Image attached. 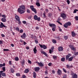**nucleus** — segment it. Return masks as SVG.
<instances>
[{"mask_svg":"<svg viewBox=\"0 0 78 78\" xmlns=\"http://www.w3.org/2000/svg\"><path fill=\"white\" fill-rule=\"evenodd\" d=\"M34 19L36 20H37V21H40V20H41V18L40 17H37V16L36 15H35L34 16Z\"/></svg>","mask_w":78,"mask_h":78,"instance_id":"obj_1","label":"nucleus"},{"mask_svg":"<svg viewBox=\"0 0 78 78\" xmlns=\"http://www.w3.org/2000/svg\"><path fill=\"white\" fill-rule=\"evenodd\" d=\"M18 11L19 13L22 14H23L25 12V11L22 10L20 8H19L18 9Z\"/></svg>","mask_w":78,"mask_h":78,"instance_id":"obj_2","label":"nucleus"},{"mask_svg":"<svg viewBox=\"0 0 78 78\" xmlns=\"http://www.w3.org/2000/svg\"><path fill=\"white\" fill-rule=\"evenodd\" d=\"M30 8L31 9V10H32L33 11H34V12H35V14H37L36 10V9L34 8V6H33V5L30 6Z\"/></svg>","mask_w":78,"mask_h":78,"instance_id":"obj_3","label":"nucleus"},{"mask_svg":"<svg viewBox=\"0 0 78 78\" xmlns=\"http://www.w3.org/2000/svg\"><path fill=\"white\" fill-rule=\"evenodd\" d=\"M61 17H62L63 19H65L66 18V15L64 13H63L61 14Z\"/></svg>","mask_w":78,"mask_h":78,"instance_id":"obj_4","label":"nucleus"},{"mask_svg":"<svg viewBox=\"0 0 78 78\" xmlns=\"http://www.w3.org/2000/svg\"><path fill=\"white\" fill-rule=\"evenodd\" d=\"M39 45L40 46V47H41V48H44V49H46V48H47V47H46V46L45 45H42L41 44H39Z\"/></svg>","mask_w":78,"mask_h":78,"instance_id":"obj_5","label":"nucleus"},{"mask_svg":"<svg viewBox=\"0 0 78 78\" xmlns=\"http://www.w3.org/2000/svg\"><path fill=\"white\" fill-rule=\"evenodd\" d=\"M72 78H78V76L77 74L73 73L72 74Z\"/></svg>","mask_w":78,"mask_h":78,"instance_id":"obj_6","label":"nucleus"},{"mask_svg":"<svg viewBox=\"0 0 78 78\" xmlns=\"http://www.w3.org/2000/svg\"><path fill=\"white\" fill-rule=\"evenodd\" d=\"M49 26L50 27H52L53 28H56V25L55 24H51L49 23Z\"/></svg>","mask_w":78,"mask_h":78,"instance_id":"obj_7","label":"nucleus"},{"mask_svg":"<svg viewBox=\"0 0 78 78\" xmlns=\"http://www.w3.org/2000/svg\"><path fill=\"white\" fill-rule=\"evenodd\" d=\"M58 50L59 51H61L63 50V48L62 47L59 46L58 48Z\"/></svg>","mask_w":78,"mask_h":78,"instance_id":"obj_8","label":"nucleus"},{"mask_svg":"<svg viewBox=\"0 0 78 78\" xmlns=\"http://www.w3.org/2000/svg\"><path fill=\"white\" fill-rule=\"evenodd\" d=\"M34 69L35 72H38L40 70V68L39 67H36L34 68Z\"/></svg>","mask_w":78,"mask_h":78,"instance_id":"obj_9","label":"nucleus"},{"mask_svg":"<svg viewBox=\"0 0 78 78\" xmlns=\"http://www.w3.org/2000/svg\"><path fill=\"white\" fill-rule=\"evenodd\" d=\"M37 63L38 64V65H39V66L41 67H43V66H44V64H42V63L41 62L40 63L39 62H37Z\"/></svg>","mask_w":78,"mask_h":78,"instance_id":"obj_10","label":"nucleus"},{"mask_svg":"<svg viewBox=\"0 0 78 78\" xmlns=\"http://www.w3.org/2000/svg\"><path fill=\"white\" fill-rule=\"evenodd\" d=\"M3 27H6V26L3 24V23H1V24H0V28H2Z\"/></svg>","mask_w":78,"mask_h":78,"instance_id":"obj_11","label":"nucleus"},{"mask_svg":"<svg viewBox=\"0 0 78 78\" xmlns=\"http://www.w3.org/2000/svg\"><path fill=\"white\" fill-rule=\"evenodd\" d=\"M20 7L21 9H23V10H25V7L24 5H21L20 6Z\"/></svg>","mask_w":78,"mask_h":78,"instance_id":"obj_12","label":"nucleus"},{"mask_svg":"<svg viewBox=\"0 0 78 78\" xmlns=\"http://www.w3.org/2000/svg\"><path fill=\"white\" fill-rule=\"evenodd\" d=\"M21 37H22V39H24L25 37H26V35L25 34V33H24L23 35L21 36Z\"/></svg>","mask_w":78,"mask_h":78,"instance_id":"obj_13","label":"nucleus"},{"mask_svg":"<svg viewBox=\"0 0 78 78\" xmlns=\"http://www.w3.org/2000/svg\"><path fill=\"white\" fill-rule=\"evenodd\" d=\"M34 53L35 54H36V52H37V49H36V47L35 46L34 48Z\"/></svg>","mask_w":78,"mask_h":78,"instance_id":"obj_14","label":"nucleus"},{"mask_svg":"<svg viewBox=\"0 0 78 78\" xmlns=\"http://www.w3.org/2000/svg\"><path fill=\"white\" fill-rule=\"evenodd\" d=\"M61 71L59 69H58V71H57V73L58 75H61Z\"/></svg>","mask_w":78,"mask_h":78,"instance_id":"obj_15","label":"nucleus"},{"mask_svg":"<svg viewBox=\"0 0 78 78\" xmlns=\"http://www.w3.org/2000/svg\"><path fill=\"white\" fill-rule=\"evenodd\" d=\"M1 20L3 22H5L6 21V19L3 18L1 19Z\"/></svg>","mask_w":78,"mask_h":78,"instance_id":"obj_16","label":"nucleus"},{"mask_svg":"<svg viewBox=\"0 0 78 78\" xmlns=\"http://www.w3.org/2000/svg\"><path fill=\"white\" fill-rule=\"evenodd\" d=\"M15 19L17 21L20 20V18H19V17L18 16H15Z\"/></svg>","mask_w":78,"mask_h":78,"instance_id":"obj_17","label":"nucleus"},{"mask_svg":"<svg viewBox=\"0 0 78 78\" xmlns=\"http://www.w3.org/2000/svg\"><path fill=\"white\" fill-rule=\"evenodd\" d=\"M73 57H71L69 58V61H72V60H73Z\"/></svg>","mask_w":78,"mask_h":78,"instance_id":"obj_18","label":"nucleus"},{"mask_svg":"<svg viewBox=\"0 0 78 78\" xmlns=\"http://www.w3.org/2000/svg\"><path fill=\"white\" fill-rule=\"evenodd\" d=\"M4 66H5V63H4L3 64H0V67L1 68Z\"/></svg>","mask_w":78,"mask_h":78,"instance_id":"obj_19","label":"nucleus"},{"mask_svg":"<svg viewBox=\"0 0 78 78\" xmlns=\"http://www.w3.org/2000/svg\"><path fill=\"white\" fill-rule=\"evenodd\" d=\"M41 53L44 55L45 56H47V53H45V52L44 51H41Z\"/></svg>","mask_w":78,"mask_h":78,"instance_id":"obj_20","label":"nucleus"},{"mask_svg":"<svg viewBox=\"0 0 78 78\" xmlns=\"http://www.w3.org/2000/svg\"><path fill=\"white\" fill-rule=\"evenodd\" d=\"M22 66H23L24 65H25V60H23L22 63Z\"/></svg>","mask_w":78,"mask_h":78,"instance_id":"obj_21","label":"nucleus"},{"mask_svg":"<svg viewBox=\"0 0 78 78\" xmlns=\"http://www.w3.org/2000/svg\"><path fill=\"white\" fill-rule=\"evenodd\" d=\"M68 25L67 24V23L64 25V27H65V28H68Z\"/></svg>","mask_w":78,"mask_h":78,"instance_id":"obj_22","label":"nucleus"},{"mask_svg":"<svg viewBox=\"0 0 78 78\" xmlns=\"http://www.w3.org/2000/svg\"><path fill=\"white\" fill-rule=\"evenodd\" d=\"M33 75L34 78H36V73L35 72H34Z\"/></svg>","mask_w":78,"mask_h":78,"instance_id":"obj_23","label":"nucleus"},{"mask_svg":"<svg viewBox=\"0 0 78 78\" xmlns=\"http://www.w3.org/2000/svg\"><path fill=\"white\" fill-rule=\"evenodd\" d=\"M65 58L64 57L62 58L61 59V61H62V62H64V61H65Z\"/></svg>","mask_w":78,"mask_h":78,"instance_id":"obj_24","label":"nucleus"},{"mask_svg":"<svg viewBox=\"0 0 78 78\" xmlns=\"http://www.w3.org/2000/svg\"><path fill=\"white\" fill-rule=\"evenodd\" d=\"M72 34L73 37L75 36L76 35V34L73 32H72Z\"/></svg>","mask_w":78,"mask_h":78,"instance_id":"obj_25","label":"nucleus"},{"mask_svg":"<svg viewBox=\"0 0 78 78\" xmlns=\"http://www.w3.org/2000/svg\"><path fill=\"white\" fill-rule=\"evenodd\" d=\"M29 72V69H26L25 70V73H27Z\"/></svg>","mask_w":78,"mask_h":78,"instance_id":"obj_26","label":"nucleus"},{"mask_svg":"<svg viewBox=\"0 0 78 78\" xmlns=\"http://www.w3.org/2000/svg\"><path fill=\"white\" fill-rule=\"evenodd\" d=\"M52 41L54 44H56V40L53 39L52 40Z\"/></svg>","mask_w":78,"mask_h":78,"instance_id":"obj_27","label":"nucleus"},{"mask_svg":"<svg viewBox=\"0 0 78 78\" xmlns=\"http://www.w3.org/2000/svg\"><path fill=\"white\" fill-rule=\"evenodd\" d=\"M36 5L37 6H40V4L39 2H36Z\"/></svg>","mask_w":78,"mask_h":78,"instance_id":"obj_28","label":"nucleus"},{"mask_svg":"<svg viewBox=\"0 0 78 78\" xmlns=\"http://www.w3.org/2000/svg\"><path fill=\"white\" fill-rule=\"evenodd\" d=\"M76 11H78V10L75 9L74 10L73 13H76Z\"/></svg>","mask_w":78,"mask_h":78,"instance_id":"obj_29","label":"nucleus"},{"mask_svg":"<svg viewBox=\"0 0 78 78\" xmlns=\"http://www.w3.org/2000/svg\"><path fill=\"white\" fill-rule=\"evenodd\" d=\"M66 23L68 26H70V25H71V23L70 22H68Z\"/></svg>","mask_w":78,"mask_h":78,"instance_id":"obj_30","label":"nucleus"},{"mask_svg":"<svg viewBox=\"0 0 78 78\" xmlns=\"http://www.w3.org/2000/svg\"><path fill=\"white\" fill-rule=\"evenodd\" d=\"M53 58L54 59H57V57L56 56H53Z\"/></svg>","mask_w":78,"mask_h":78,"instance_id":"obj_31","label":"nucleus"},{"mask_svg":"<svg viewBox=\"0 0 78 78\" xmlns=\"http://www.w3.org/2000/svg\"><path fill=\"white\" fill-rule=\"evenodd\" d=\"M3 72V71H1L0 72V78H1L2 76V73Z\"/></svg>","mask_w":78,"mask_h":78,"instance_id":"obj_32","label":"nucleus"},{"mask_svg":"<svg viewBox=\"0 0 78 78\" xmlns=\"http://www.w3.org/2000/svg\"><path fill=\"white\" fill-rule=\"evenodd\" d=\"M16 75L17 76H20V74L19 73H17L16 74Z\"/></svg>","mask_w":78,"mask_h":78,"instance_id":"obj_33","label":"nucleus"},{"mask_svg":"<svg viewBox=\"0 0 78 78\" xmlns=\"http://www.w3.org/2000/svg\"><path fill=\"white\" fill-rule=\"evenodd\" d=\"M69 57L68 56V55H66V59L67 61V60H68V59H69Z\"/></svg>","mask_w":78,"mask_h":78,"instance_id":"obj_34","label":"nucleus"},{"mask_svg":"<svg viewBox=\"0 0 78 78\" xmlns=\"http://www.w3.org/2000/svg\"><path fill=\"white\" fill-rule=\"evenodd\" d=\"M15 60L16 61H19V58L17 57H16L15 58Z\"/></svg>","mask_w":78,"mask_h":78,"instance_id":"obj_35","label":"nucleus"},{"mask_svg":"<svg viewBox=\"0 0 78 78\" xmlns=\"http://www.w3.org/2000/svg\"><path fill=\"white\" fill-rule=\"evenodd\" d=\"M2 75L3 76H5V75H6V74L5 73H2Z\"/></svg>","mask_w":78,"mask_h":78,"instance_id":"obj_36","label":"nucleus"},{"mask_svg":"<svg viewBox=\"0 0 78 78\" xmlns=\"http://www.w3.org/2000/svg\"><path fill=\"white\" fill-rule=\"evenodd\" d=\"M64 39H66V40L68 39V36H64Z\"/></svg>","mask_w":78,"mask_h":78,"instance_id":"obj_37","label":"nucleus"},{"mask_svg":"<svg viewBox=\"0 0 78 78\" xmlns=\"http://www.w3.org/2000/svg\"><path fill=\"white\" fill-rule=\"evenodd\" d=\"M2 70L5 72V70H6V69H5V67H2Z\"/></svg>","mask_w":78,"mask_h":78,"instance_id":"obj_38","label":"nucleus"},{"mask_svg":"<svg viewBox=\"0 0 78 78\" xmlns=\"http://www.w3.org/2000/svg\"><path fill=\"white\" fill-rule=\"evenodd\" d=\"M3 51H9V49H4L3 50Z\"/></svg>","mask_w":78,"mask_h":78,"instance_id":"obj_39","label":"nucleus"},{"mask_svg":"<svg viewBox=\"0 0 78 78\" xmlns=\"http://www.w3.org/2000/svg\"><path fill=\"white\" fill-rule=\"evenodd\" d=\"M69 47H70V48L72 50V49L73 48V46L70 45V46H69Z\"/></svg>","mask_w":78,"mask_h":78,"instance_id":"obj_40","label":"nucleus"},{"mask_svg":"<svg viewBox=\"0 0 78 78\" xmlns=\"http://www.w3.org/2000/svg\"><path fill=\"white\" fill-rule=\"evenodd\" d=\"M17 21H18V22H19L18 24H19V25H20L21 24V22L20 21V20H18Z\"/></svg>","mask_w":78,"mask_h":78,"instance_id":"obj_41","label":"nucleus"},{"mask_svg":"<svg viewBox=\"0 0 78 78\" xmlns=\"http://www.w3.org/2000/svg\"><path fill=\"white\" fill-rule=\"evenodd\" d=\"M62 70L63 71L65 72V73H67V71H66V70L64 68H63Z\"/></svg>","mask_w":78,"mask_h":78,"instance_id":"obj_42","label":"nucleus"},{"mask_svg":"<svg viewBox=\"0 0 78 78\" xmlns=\"http://www.w3.org/2000/svg\"><path fill=\"white\" fill-rule=\"evenodd\" d=\"M55 28H56V27H53L52 28V30L53 31H55Z\"/></svg>","mask_w":78,"mask_h":78,"instance_id":"obj_43","label":"nucleus"},{"mask_svg":"<svg viewBox=\"0 0 78 78\" xmlns=\"http://www.w3.org/2000/svg\"><path fill=\"white\" fill-rule=\"evenodd\" d=\"M67 77V75L65 74L64 75L63 77V78H66Z\"/></svg>","mask_w":78,"mask_h":78,"instance_id":"obj_44","label":"nucleus"},{"mask_svg":"<svg viewBox=\"0 0 78 78\" xmlns=\"http://www.w3.org/2000/svg\"><path fill=\"white\" fill-rule=\"evenodd\" d=\"M35 42L36 44H37L38 43V41H37V40H35Z\"/></svg>","mask_w":78,"mask_h":78,"instance_id":"obj_45","label":"nucleus"},{"mask_svg":"<svg viewBox=\"0 0 78 78\" xmlns=\"http://www.w3.org/2000/svg\"><path fill=\"white\" fill-rule=\"evenodd\" d=\"M27 12L28 13H30V11L28 9H27Z\"/></svg>","mask_w":78,"mask_h":78,"instance_id":"obj_46","label":"nucleus"},{"mask_svg":"<svg viewBox=\"0 0 78 78\" xmlns=\"http://www.w3.org/2000/svg\"><path fill=\"white\" fill-rule=\"evenodd\" d=\"M67 2L68 4L69 5L70 3V1H69V0H67Z\"/></svg>","mask_w":78,"mask_h":78,"instance_id":"obj_47","label":"nucleus"},{"mask_svg":"<svg viewBox=\"0 0 78 78\" xmlns=\"http://www.w3.org/2000/svg\"><path fill=\"white\" fill-rule=\"evenodd\" d=\"M23 23H24V24H26V23H27V22L25 21H23Z\"/></svg>","mask_w":78,"mask_h":78,"instance_id":"obj_48","label":"nucleus"},{"mask_svg":"<svg viewBox=\"0 0 78 78\" xmlns=\"http://www.w3.org/2000/svg\"><path fill=\"white\" fill-rule=\"evenodd\" d=\"M76 20H78V16H76L75 17Z\"/></svg>","mask_w":78,"mask_h":78,"instance_id":"obj_49","label":"nucleus"},{"mask_svg":"<svg viewBox=\"0 0 78 78\" xmlns=\"http://www.w3.org/2000/svg\"><path fill=\"white\" fill-rule=\"evenodd\" d=\"M16 30L18 31H20V30L19 29V27H16Z\"/></svg>","mask_w":78,"mask_h":78,"instance_id":"obj_50","label":"nucleus"},{"mask_svg":"<svg viewBox=\"0 0 78 78\" xmlns=\"http://www.w3.org/2000/svg\"><path fill=\"white\" fill-rule=\"evenodd\" d=\"M2 17H4V18H6V16L4 15H2Z\"/></svg>","mask_w":78,"mask_h":78,"instance_id":"obj_51","label":"nucleus"},{"mask_svg":"<svg viewBox=\"0 0 78 78\" xmlns=\"http://www.w3.org/2000/svg\"><path fill=\"white\" fill-rule=\"evenodd\" d=\"M56 39H58V40H59V39H60V37H56Z\"/></svg>","mask_w":78,"mask_h":78,"instance_id":"obj_52","label":"nucleus"},{"mask_svg":"<svg viewBox=\"0 0 78 78\" xmlns=\"http://www.w3.org/2000/svg\"><path fill=\"white\" fill-rule=\"evenodd\" d=\"M9 64H10V65H12V63H11V61H9Z\"/></svg>","mask_w":78,"mask_h":78,"instance_id":"obj_53","label":"nucleus"},{"mask_svg":"<svg viewBox=\"0 0 78 78\" xmlns=\"http://www.w3.org/2000/svg\"><path fill=\"white\" fill-rule=\"evenodd\" d=\"M11 72L12 73H14V69H11Z\"/></svg>","mask_w":78,"mask_h":78,"instance_id":"obj_54","label":"nucleus"},{"mask_svg":"<svg viewBox=\"0 0 78 78\" xmlns=\"http://www.w3.org/2000/svg\"><path fill=\"white\" fill-rule=\"evenodd\" d=\"M31 17H31V16H30L28 17V19H31Z\"/></svg>","mask_w":78,"mask_h":78,"instance_id":"obj_55","label":"nucleus"},{"mask_svg":"<svg viewBox=\"0 0 78 78\" xmlns=\"http://www.w3.org/2000/svg\"><path fill=\"white\" fill-rule=\"evenodd\" d=\"M66 67H67V68L68 69V68H69L70 67V66L69 65H66Z\"/></svg>","mask_w":78,"mask_h":78,"instance_id":"obj_56","label":"nucleus"},{"mask_svg":"<svg viewBox=\"0 0 78 78\" xmlns=\"http://www.w3.org/2000/svg\"><path fill=\"white\" fill-rule=\"evenodd\" d=\"M72 50L73 51H75V48L73 47V48L72 49Z\"/></svg>","mask_w":78,"mask_h":78,"instance_id":"obj_57","label":"nucleus"},{"mask_svg":"<svg viewBox=\"0 0 78 78\" xmlns=\"http://www.w3.org/2000/svg\"><path fill=\"white\" fill-rule=\"evenodd\" d=\"M75 55H78V52H75L74 54Z\"/></svg>","mask_w":78,"mask_h":78,"instance_id":"obj_58","label":"nucleus"},{"mask_svg":"<svg viewBox=\"0 0 78 78\" xmlns=\"http://www.w3.org/2000/svg\"><path fill=\"white\" fill-rule=\"evenodd\" d=\"M1 36L3 37H4L5 36V35L3 34H1Z\"/></svg>","mask_w":78,"mask_h":78,"instance_id":"obj_59","label":"nucleus"},{"mask_svg":"<svg viewBox=\"0 0 78 78\" xmlns=\"http://www.w3.org/2000/svg\"><path fill=\"white\" fill-rule=\"evenodd\" d=\"M48 66H51V63H49L48 64Z\"/></svg>","mask_w":78,"mask_h":78,"instance_id":"obj_60","label":"nucleus"},{"mask_svg":"<svg viewBox=\"0 0 78 78\" xmlns=\"http://www.w3.org/2000/svg\"><path fill=\"white\" fill-rule=\"evenodd\" d=\"M20 33H23V30L22 29H21L20 31Z\"/></svg>","mask_w":78,"mask_h":78,"instance_id":"obj_61","label":"nucleus"},{"mask_svg":"<svg viewBox=\"0 0 78 78\" xmlns=\"http://www.w3.org/2000/svg\"><path fill=\"white\" fill-rule=\"evenodd\" d=\"M51 50H53V49H54V46H52L51 48Z\"/></svg>","mask_w":78,"mask_h":78,"instance_id":"obj_62","label":"nucleus"},{"mask_svg":"<svg viewBox=\"0 0 78 78\" xmlns=\"http://www.w3.org/2000/svg\"><path fill=\"white\" fill-rule=\"evenodd\" d=\"M22 77L23 78H26V76H25V75H23V76Z\"/></svg>","mask_w":78,"mask_h":78,"instance_id":"obj_63","label":"nucleus"},{"mask_svg":"<svg viewBox=\"0 0 78 78\" xmlns=\"http://www.w3.org/2000/svg\"><path fill=\"white\" fill-rule=\"evenodd\" d=\"M67 56H68L69 57H70V56H71V55H70V54H68Z\"/></svg>","mask_w":78,"mask_h":78,"instance_id":"obj_64","label":"nucleus"}]
</instances>
